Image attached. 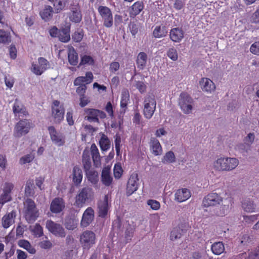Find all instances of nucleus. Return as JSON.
I'll return each mask as SVG.
<instances>
[{
    "mask_svg": "<svg viewBox=\"0 0 259 259\" xmlns=\"http://www.w3.org/2000/svg\"><path fill=\"white\" fill-rule=\"evenodd\" d=\"M120 67V64L118 62L114 61L110 63L109 69L111 72L118 71Z\"/></svg>",
    "mask_w": 259,
    "mask_h": 259,
    "instance_id": "63",
    "label": "nucleus"
},
{
    "mask_svg": "<svg viewBox=\"0 0 259 259\" xmlns=\"http://www.w3.org/2000/svg\"><path fill=\"white\" fill-rule=\"evenodd\" d=\"M58 37L62 42H68L70 39V28L68 27L60 29Z\"/></svg>",
    "mask_w": 259,
    "mask_h": 259,
    "instance_id": "39",
    "label": "nucleus"
},
{
    "mask_svg": "<svg viewBox=\"0 0 259 259\" xmlns=\"http://www.w3.org/2000/svg\"><path fill=\"white\" fill-rule=\"evenodd\" d=\"M13 111L15 116L25 117L28 115L25 106L18 100L16 99L13 106Z\"/></svg>",
    "mask_w": 259,
    "mask_h": 259,
    "instance_id": "22",
    "label": "nucleus"
},
{
    "mask_svg": "<svg viewBox=\"0 0 259 259\" xmlns=\"http://www.w3.org/2000/svg\"><path fill=\"white\" fill-rule=\"evenodd\" d=\"M130 102V93L127 89H123L121 92L120 106L121 109L125 112Z\"/></svg>",
    "mask_w": 259,
    "mask_h": 259,
    "instance_id": "34",
    "label": "nucleus"
},
{
    "mask_svg": "<svg viewBox=\"0 0 259 259\" xmlns=\"http://www.w3.org/2000/svg\"><path fill=\"white\" fill-rule=\"evenodd\" d=\"M108 196L105 195L103 200H100L98 203V216L104 218L107 215L108 211Z\"/></svg>",
    "mask_w": 259,
    "mask_h": 259,
    "instance_id": "21",
    "label": "nucleus"
},
{
    "mask_svg": "<svg viewBox=\"0 0 259 259\" xmlns=\"http://www.w3.org/2000/svg\"><path fill=\"white\" fill-rule=\"evenodd\" d=\"M128 28L133 36H135L138 32L139 26L138 23L135 22H131L128 24Z\"/></svg>",
    "mask_w": 259,
    "mask_h": 259,
    "instance_id": "54",
    "label": "nucleus"
},
{
    "mask_svg": "<svg viewBox=\"0 0 259 259\" xmlns=\"http://www.w3.org/2000/svg\"><path fill=\"white\" fill-rule=\"evenodd\" d=\"M13 188L14 185L13 184L10 183H5L3 189V192L0 196V204L4 205L12 200L11 193Z\"/></svg>",
    "mask_w": 259,
    "mask_h": 259,
    "instance_id": "18",
    "label": "nucleus"
},
{
    "mask_svg": "<svg viewBox=\"0 0 259 259\" xmlns=\"http://www.w3.org/2000/svg\"><path fill=\"white\" fill-rule=\"evenodd\" d=\"M96 235L92 231L86 230L80 236L79 241L83 249L89 250L96 243Z\"/></svg>",
    "mask_w": 259,
    "mask_h": 259,
    "instance_id": "3",
    "label": "nucleus"
},
{
    "mask_svg": "<svg viewBox=\"0 0 259 259\" xmlns=\"http://www.w3.org/2000/svg\"><path fill=\"white\" fill-rule=\"evenodd\" d=\"M250 51L254 55H259V41H256L251 45Z\"/></svg>",
    "mask_w": 259,
    "mask_h": 259,
    "instance_id": "59",
    "label": "nucleus"
},
{
    "mask_svg": "<svg viewBox=\"0 0 259 259\" xmlns=\"http://www.w3.org/2000/svg\"><path fill=\"white\" fill-rule=\"evenodd\" d=\"M176 157L173 152L169 151L166 152L162 159V162L164 163H171L175 162Z\"/></svg>",
    "mask_w": 259,
    "mask_h": 259,
    "instance_id": "47",
    "label": "nucleus"
},
{
    "mask_svg": "<svg viewBox=\"0 0 259 259\" xmlns=\"http://www.w3.org/2000/svg\"><path fill=\"white\" fill-rule=\"evenodd\" d=\"M94 196L92 188L86 187L82 188L75 197V204L78 207H81L89 199Z\"/></svg>",
    "mask_w": 259,
    "mask_h": 259,
    "instance_id": "5",
    "label": "nucleus"
},
{
    "mask_svg": "<svg viewBox=\"0 0 259 259\" xmlns=\"http://www.w3.org/2000/svg\"><path fill=\"white\" fill-rule=\"evenodd\" d=\"M95 63L94 59L91 56L84 55L81 57L79 66L84 65H93Z\"/></svg>",
    "mask_w": 259,
    "mask_h": 259,
    "instance_id": "48",
    "label": "nucleus"
},
{
    "mask_svg": "<svg viewBox=\"0 0 259 259\" xmlns=\"http://www.w3.org/2000/svg\"><path fill=\"white\" fill-rule=\"evenodd\" d=\"M72 181L76 186H78L80 184L82 180V170L79 166H74L72 170Z\"/></svg>",
    "mask_w": 259,
    "mask_h": 259,
    "instance_id": "33",
    "label": "nucleus"
},
{
    "mask_svg": "<svg viewBox=\"0 0 259 259\" xmlns=\"http://www.w3.org/2000/svg\"><path fill=\"white\" fill-rule=\"evenodd\" d=\"M9 53L10 57L15 59L17 57V50L15 45H11L9 48Z\"/></svg>",
    "mask_w": 259,
    "mask_h": 259,
    "instance_id": "61",
    "label": "nucleus"
},
{
    "mask_svg": "<svg viewBox=\"0 0 259 259\" xmlns=\"http://www.w3.org/2000/svg\"><path fill=\"white\" fill-rule=\"evenodd\" d=\"M16 217V210L7 213L5 214L2 219V225L5 229L9 228L15 223V219Z\"/></svg>",
    "mask_w": 259,
    "mask_h": 259,
    "instance_id": "23",
    "label": "nucleus"
},
{
    "mask_svg": "<svg viewBox=\"0 0 259 259\" xmlns=\"http://www.w3.org/2000/svg\"><path fill=\"white\" fill-rule=\"evenodd\" d=\"M94 78V76L92 72L88 71L85 73V76H78L74 80L73 83L75 86L80 85L81 83H85L89 84L91 83Z\"/></svg>",
    "mask_w": 259,
    "mask_h": 259,
    "instance_id": "31",
    "label": "nucleus"
},
{
    "mask_svg": "<svg viewBox=\"0 0 259 259\" xmlns=\"http://www.w3.org/2000/svg\"><path fill=\"white\" fill-rule=\"evenodd\" d=\"M242 207L244 211L249 212H254L256 209L255 205L250 200H244L242 203Z\"/></svg>",
    "mask_w": 259,
    "mask_h": 259,
    "instance_id": "41",
    "label": "nucleus"
},
{
    "mask_svg": "<svg viewBox=\"0 0 259 259\" xmlns=\"http://www.w3.org/2000/svg\"><path fill=\"white\" fill-rule=\"evenodd\" d=\"M201 89L207 93H211L215 89L214 82L208 78H202L199 82Z\"/></svg>",
    "mask_w": 259,
    "mask_h": 259,
    "instance_id": "24",
    "label": "nucleus"
},
{
    "mask_svg": "<svg viewBox=\"0 0 259 259\" xmlns=\"http://www.w3.org/2000/svg\"><path fill=\"white\" fill-rule=\"evenodd\" d=\"M99 145L101 149L103 151H107L109 149L110 142L108 137L105 135H103L101 137L99 141Z\"/></svg>",
    "mask_w": 259,
    "mask_h": 259,
    "instance_id": "45",
    "label": "nucleus"
},
{
    "mask_svg": "<svg viewBox=\"0 0 259 259\" xmlns=\"http://www.w3.org/2000/svg\"><path fill=\"white\" fill-rule=\"evenodd\" d=\"M211 250L216 255L222 254L225 250V246L222 242H216L211 245Z\"/></svg>",
    "mask_w": 259,
    "mask_h": 259,
    "instance_id": "38",
    "label": "nucleus"
},
{
    "mask_svg": "<svg viewBox=\"0 0 259 259\" xmlns=\"http://www.w3.org/2000/svg\"><path fill=\"white\" fill-rule=\"evenodd\" d=\"M79 105L81 107H85L90 102L89 99L86 97L85 95L79 97Z\"/></svg>",
    "mask_w": 259,
    "mask_h": 259,
    "instance_id": "64",
    "label": "nucleus"
},
{
    "mask_svg": "<svg viewBox=\"0 0 259 259\" xmlns=\"http://www.w3.org/2000/svg\"><path fill=\"white\" fill-rule=\"evenodd\" d=\"M101 180L103 184L106 186L111 185L113 178L110 175V168L108 167H104L102 171Z\"/></svg>",
    "mask_w": 259,
    "mask_h": 259,
    "instance_id": "32",
    "label": "nucleus"
},
{
    "mask_svg": "<svg viewBox=\"0 0 259 259\" xmlns=\"http://www.w3.org/2000/svg\"><path fill=\"white\" fill-rule=\"evenodd\" d=\"M190 191L186 188H183L177 190L175 193V199L180 202L188 200L191 197Z\"/></svg>",
    "mask_w": 259,
    "mask_h": 259,
    "instance_id": "29",
    "label": "nucleus"
},
{
    "mask_svg": "<svg viewBox=\"0 0 259 259\" xmlns=\"http://www.w3.org/2000/svg\"><path fill=\"white\" fill-rule=\"evenodd\" d=\"M52 114L54 121L60 123L64 119L65 109L63 105H60V101L54 100L51 107Z\"/></svg>",
    "mask_w": 259,
    "mask_h": 259,
    "instance_id": "9",
    "label": "nucleus"
},
{
    "mask_svg": "<svg viewBox=\"0 0 259 259\" xmlns=\"http://www.w3.org/2000/svg\"><path fill=\"white\" fill-rule=\"evenodd\" d=\"M167 56L172 61H176L178 58L177 51L174 48H170L167 52Z\"/></svg>",
    "mask_w": 259,
    "mask_h": 259,
    "instance_id": "53",
    "label": "nucleus"
},
{
    "mask_svg": "<svg viewBox=\"0 0 259 259\" xmlns=\"http://www.w3.org/2000/svg\"><path fill=\"white\" fill-rule=\"evenodd\" d=\"M149 145L150 150L154 155L158 156L162 154V147L156 138L152 137L150 139Z\"/></svg>",
    "mask_w": 259,
    "mask_h": 259,
    "instance_id": "25",
    "label": "nucleus"
},
{
    "mask_svg": "<svg viewBox=\"0 0 259 259\" xmlns=\"http://www.w3.org/2000/svg\"><path fill=\"white\" fill-rule=\"evenodd\" d=\"M34 158V156L32 154H27L20 158V163L24 164L26 163H29L33 160Z\"/></svg>",
    "mask_w": 259,
    "mask_h": 259,
    "instance_id": "56",
    "label": "nucleus"
},
{
    "mask_svg": "<svg viewBox=\"0 0 259 259\" xmlns=\"http://www.w3.org/2000/svg\"><path fill=\"white\" fill-rule=\"evenodd\" d=\"M185 5V0H175L174 8L177 10H180L184 7Z\"/></svg>",
    "mask_w": 259,
    "mask_h": 259,
    "instance_id": "60",
    "label": "nucleus"
},
{
    "mask_svg": "<svg viewBox=\"0 0 259 259\" xmlns=\"http://www.w3.org/2000/svg\"><path fill=\"white\" fill-rule=\"evenodd\" d=\"M135 87L141 93H143L146 91L147 86L142 81H136L135 83Z\"/></svg>",
    "mask_w": 259,
    "mask_h": 259,
    "instance_id": "55",
    "label": "nucleus"
},
{
    "mask_svg": "<svg viewBox=\"0 0 259 259\" xmlns=\"http://www.w3.org/2000/svg\"><path fill=\"white\" fill-rule=\"evenodd\" d=\"M83 35L84 32L82 30H77L72 35V39L76 42H79L82 40Z\"/></svg>",
    "mask_w": 259,
    "mask_h": 259,
    "instance_id": "50",
    "label": "nucleus"
},
{
    "mask_svg": "<svg viewBox=\"0 0 259 259\" xmlns=\"http://www.w3.org/2000/svg\"><path fill=\"white\" fill-rule=\"evenodd\" d=\"M193 102V99L187 93L183 92L180 94L179 105L184 113L189 114L191 112Z\"/></svg>",
    "mask_w": 259,
    "mask_h": 259,
    "instance_id": "7",
    "label": "nucleus"
},
{
    "mask_svg": "<svg viewBox=\"0 0 259 259\" xmlns=\"http://www.w3.org/2000/svg\"><path fill=\"white\" fill-rule=\"evenodd\" d=\"M184 36V31L179 27L172 28L169 32V37L175 42H180Z\"/></svg>",
    "mask_w": 259,
    "mask_h": 259,
    "instance_id": "26",
    "label": "nucleus"
},
{
    "mask_svg": "<svg viewBox=\"0 0 259 259\" xmlns=\"http://www.w3.org/2000/svg\"><path fill=\"white\" fill-rule=\"evenodd\" d=\"M30 230L35 237L39 238L44 235L43 228L38 223H36L33 226H31Z\"/></svg>",
    "mask_w": 259,
    "mask_h": 259,
    "instance_id": "40",
    "label": "nucleus"
},
{
    "mask_svg": "<svg viewBox=\"0 0 259 259\" xmlns=\"http://www.w3.org/2000/svg\"><path fill=\"white\" fill-rule=\"evenodd\" d=\"M39 212L33 200L28 198L24 203V216L29 224L33 223L39 217Z\"/></svg>",
    "mask_w": 259,
    "mask_h": 259,
    "instance_id": "2",
    "label": "nucleus"
},
{
    "mask_svg": "<svg viewBox=\"0 0 259 259\" xmlns=\"http://www.w3.org/2000/svg\"><path fill=\"white\" fill-rule=\"evenodd\" d=\"M30 127V123L27 119L20 120L15 126L14 136L20 138L26 135L29 133Z\"/></svg>",
    "mask_w": 259,
    "mask_h": 259,
    "instance_id": "8",
    "label": "nucleus"
},
{
    "mask_svg": "<svg viewBox=\"0 0 259 259\" xmlns=\"http://www.w3.org/2000/svg\"><path fill=\"white\" fill-rule=\"evenodd\" d=\"M33 181L27 182L25 188V194L27 196H32L34 194V190L33 189Z\"/></svg>",
    "mask_w": 259,
    "mask_h": 259,
    "instance_id": "51",
    "label": "nucleus"
},
{
    "mask_svg": "<svg viewBox=\"0 0 259 259\" xmlns=\"http://www.w3.org/2000/svg\"><path fill=\"white\" fill-rule=\"evenodd\" d=\"M187 225L186 224H180L172 229L170 234V239L172 241L180 238L186 232Z\"/></svg>",
    "mask_w": 259,
    "mask_h": 259,
    "instance_id": "20",
    "label": "nucleus"
},
{
    "mask_svg": "<svg viewBox=\"0 0 259 259\" xmlns=\"http://www.w3.org/2000/svg\"><path fill=\"white\" fill-rule=\"evenodd\" d=\"M223 201L222 197L217 193H211L207 195L203 199L204 207L215 206Z\"/></svg>",
    "mask_w": 259,
    "mask_h": 259,
    "instance_id": "13",
    "label": "nucleus"
},
{
    "mask_svg": "<svg viewBox=\"0 0 259 259\" xmlns=\"http://www.w3.org/2000/svg\"><path fill=\"white\" fill-rule=\"evenodd\" d=\"M238 164L239 161L236 158L221 157L214 161L213 167L219 171H229L234 169Z\"/></svg>",
    "mask_w": 259,
    "mask_h": 259,
    "instance_id": "1",
    "label": "nucleus"
},
{
    "mask_svg": "<svg viewBox=\"0 0 259 259\" xmlns=\"http://www.w3.org/2000/svg\"><path fill=\"white\" fill-rule=\"evenodd\" d=\"M123 174V169L120 163H116L114 165L113 168V174L116 179H119Z\"/></svg>",
    "mask_w": 259,
    "mask_h": 259,
    "instance_id": "49",
    "label": "nucleus"
},
{
    "mask_svg": "<svg viewBox=\"0 0 259 259\" xmlns=\"http://www.w3.org/2000/svg\"><path fill=\"white\" fill-rule=\"evenodd\" d=\"M38 64L32 63L31 70L37 75H40L50 67L49 61L44 57L38 59Z\"/></svg>",
    "mask_w": 259,
    "mask_h": 259,
    "instance_id": "12",
    "label": "nucleus"
},
{
    "mask_svg": "<svg viewBox=\"0 0 259 259\" xmlns=\"http://www.w3.org/2000/svg\"><path fill=\"white\" fill-rule=\"evenodd\" d=\"M48 131L50 135L51 139L54 144L58 146H61L64 144V137L62 135V134L58 133L54 126H49Z\"/></svg>",
    "mask_w": 259,
    "mask_h": 259,
    "instance_id": "16",
    "label": "nucleus"
},
{
    "mask_svg": "<svg viewBox=\"0 0 259 259\" xmlns=\"http://www.w3.org/2000/svg\"><path fill=\"white\" fill-rule=\"evenodd\" d=\"M78 85L79 87H78L76 90V93L79 96V97L85 95L87 89L86 85L85 84L81 83Z\"/></svg>",
    "mask_w": 259,
    "mask_h": 259,
    "instance_id": "57",
    "label": "nucleus"
},
{
    "mask_svg": "<svg viewBox=\"0 0 259 259\" xmlns=\"http://www.w3.org/2000/svg\"><path fill=\"white\" fill-rule=\"evenodd\" d=\"M46 227L50 232L57 237L63 238L66 235L65 229L63 226L51 220L47 221Z\"/></svg>",
    "mask_w": 259,
    "mask_h": 259,
    "instance_id": "11",
    "label": "nucleus"
},
{
    "mask_svg": "<svg viewBox=\"0 0 259 259\" xmlns=\"http://www.w3.org/2000/svg\"><path fill=\"white\" fill-rule=\"evenodd\" d=\"M91 150L93 160L95 164H97L100 162V156L99 150L95 144L92 145Z\"/></svg>",
    "mask_w": 259,
    "mask_h": 259,
    "instance_id": "44",
    "label": "nucleus"
},
{
    "mask_svg": "<svg viewBox=\"0 0 259 259\" xmlns=\"http://www.w3.org/2000/svg\"><path fill=\"white\" fill-rule=\"evenodd\" d=\"M259 219V214L243 215V221L247 224H252Z\"/></svg>",
    "mask_w": 259,
    "mask_h": 259,
    "instance_id": "52",
    "label": "nucleus"
},
{
    "mask_svg": "<svg viewBox=\"0 0 259 259\" xmlns=\"http://www.w3.org/2000/svg\"><path fill=\"white\" fill-rule=\"evenodd\" d=\"M168 28L163 24L156 25L152 32L153 36L155 38H160L167 36L168 34Z\"/></svg>",
    "mask_w": 259,
    "mask_h": 259,
    "instance_id": "27",
    "label": "nucleus"
},
{
    "mask_svg": "<svg viewBox=\"0 0 259 259\" xmlns=\"http://www.w3.org/2000/svg\"><path fill=\"white\" fill-rule=\"evenodd\" d=\"M53 5L55 12L57 13H60L65 9L68 4L69 0H48Z\"/></svg>",
    "mask_w": 259,
    "mask_h": 259,
    "instance_id": "35",
    "label": "nucleus"
},
{
    "mask_svg": "<svg viewBox=\"0 0 259 259\" xmlns=\"http://www.w3.org/2000/svg\"><path fill=\"white\" fill-rule=\"evenodd\" d=\"M87 177L88 180L93 184H96L98 180V176L97 172L93 170L89 169V170H84Z\"/></svg>",
    "mask_w": 259,
    "mask_h": 259,
    "instance_id": "46",
    "label": "nucleus"
},
{
    "mask_svg": "<svg viewBox=\"0 0 259 259\" xmlns=\"http://www.w3.org/2000/svg\"><path fill=\"white\" fill-rule=\"evenodd\" d=\"M147 204L153 210H158L160 207V203L155 200H149L147 201Z\"/></svg>",
    "mask_w": 259,
    "mask_h": 259,
    "instance_id": "58",
    "label": "nucleus"
},
{
    "mask_svg": "<svg viewBox=\"0 0 259 259\" xmlns=\"http://www.w3.org/2000/svg\"><path fill=\"white\" fill-rule=\"evenodd\" d=\"M95 212L91 207H88L83 213L80 222L81 226L87 227L94 220Z\"/></svg>",
    "mask_w": 259,
    "mask_h": 259,
    "instance_id": "17",
    "label": "nucleus"
},
{
    "mask_svg": "<svg viewBox=\"0 0 259 259\" xmlns=\"http://www.w3.org/2000/svg\"><path fill=\"white\" fill-rule=\"evenodd\" d=\"M84 111L85 114V119L89 122H99V117L104 119L106 117V115L104 111L98 109L85 108Z\"/></svg>",
    "mask_w": 259,
    "mask_h": 259,
    "instance_id": "10",
    "label": "nucleus"
},
{
    "mask_svg": "<svg viewBox=\"0 0 259 259\" xmlns=\"http://www.w3.org/2000/svg\"><path fill=\"white\" fill-rule=\"evenodd\" d=\"M138 175L136 172H133L131 175L126 185V193L127 196L131 195L138 189L139 186Z\"/></svg>",
    "mask_w": 259,
    "mask_h": 259,
    "instance_id": "14",
    "label": "nucleus"
},
{
    "mask_svg": "<svg viewBox=\"0 0 259 259\" xmlns=\"http://www.w3.org/2000/svg\"><path fill=\"white\" fill-rule=\"evenodd\" d=\"M53 14V9L50 6H46L42 11L40 12L41 18L46 22L52 18Z\"/></svg>",
    "mask_w": 259,
    "mask_h": 259,
    "instance_id": "36",
    "label": "nucleus"
},
{
    "mask_svg": "<svg viewBox=\"0 0 259 259\" xmlns=\"http://www.w3.org/2000/svg\"><path fill=\"white\" fill-rule=\"evenodd\" d=\"M82 14L78 4L71 6L68 18L70 21L75 23H79L82 20Z\"/></svg>",
    "mask_w": 259,
    "mask_h": 259,
    "instance_id": "15",
    "label": "nucleus"
},
{
    "mask_svg": "<svg viewBox=\"0 0 259 259\" xmlns=\"http://www.w3.org/2000/svg\"><path fill=\"white\" fill-rule=\"evenodd\" d=\"M82 161L84 170H89V169H91L92 164L89 151H83Z\"/></svg>",
    "mask_w": 259,
    "mask_h": 259,
    "instance_id": "42",
    "label": "nucleus"
},
{
    "mask_svg": "<svg viewBox=\"0 0 259 259\" xmlns=\"http://www.w3.org/2000/svg\"><path fill=\"white\" fill-rule=\"evenodd\" d=\"M144 8V3L142 1H137L135 2L129 8V14L131 17L134 18L138 15Z\"/></svg>",
    "mask_w": 259,
    "mask_h": 259,
    "instance_id": "28",
    "label": "nucleus"
},
{
    "mask_svg": "<svg viewBox=\"0 0 259 259\" xmlns=\"http://www.w3.org/2000/svg\"><path fill=\"white\" fill-rule=\"evenodd\" d=\"M97 10L102 18L104 26L106 28L111 27L113 25V19L111 9L107 6H99Z\"/></svg>",
    "mask_w": 259,
    "mask_h": 259,
    "instance_id": "6",
    "label": "nucleus"
},
{
    "mask_svg": "<svg viewBox=\"0 0 259 259\" xmlns=\"http://www.w3.org/2000/svg\"><path fill=\"white\" fill-rule=\"evenodd\" d=\"M143 114L145 118L150 119L156 109V102L153 95L147 96L144 99Z\"/></svg>",
    "mask_w": 259,
    "mask_h": 259,
    "instance_id": "4",
    "label": "nucleus"
},
{
    "mask_svg": "<svg viewBox=\"0 0 259 259\" xmlns=\"http://www.w3.org/2000/svg\"><path fill=\"white\" fill-rule=\"evenodd\" d=\"M65 208V202L63 198L60 197L55 198L50 204V210L54 213L61 212Z\"/></svg>",
    "mask_w": 259,
    "mask_h": 259,
    "instance_id": "19",
    "label": "nucleus"
},
{
    "mask_svg": "<svg viewBox=\"0 0 259 259\" xmlns=\"http://www.w3.org/2000/svg\"><path fill=\"white\" fill-rule=\"evenodd\" d=\"M148 61V56L146 53L143 52H140L136 58V63L137 68L139 70L144 69L147 65Z\"/></svg>",
    "mask_w": 259,
    "mask_h": 259,
    "instance_id": "30",
    "label": "nucleus"
},
{
    "mask_svg": "<svg viewBox=\"0 0 259 259\" xmlns=\"http://www.w3.org/2000/svg\"><path fill=\"white\" fill-rule=\"evenodd\" d=\"M68 59L69 63L75 66L78 62V54L72 47L69 48L68 53Z\"/></svg>",
    "mask_w": 259,
    "mask_h": 259,
    "instance_id": "37",
    "label": "nucleus"
},
{
    "mask_svg": "<svg viewBox=\"0 0 259 259\" xmlns=\"http://www.w3.org/2000/svg\"><path fill=\"white\" fill-rule=\"evenodd\" d=\"M18 244L20 247L23 248L26 250H27V248L30 247V246L31 245L28 241L24 239L20 240L18 241Z\"/></svg>",
    "mask_w": 259,
    "mask_h": 259,
    "instance_id": "62",
    "label": "nucleus"
},
{
    "mask_svg": "<svg viewBox=\"0 0 259 259\" xmlns=\"http://www.w3.org/2000/svg\"><path fill=\"white\" fill-rule=\"evenodd\" d=\"M11 41V36L9 32L0 29V43L9 44Z\"/></svg>",
    "mask_w": 259,
    "mask_h": 259,
    "instance_id": "43",
    "label": "nucleus"
}]
</instances>
